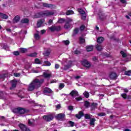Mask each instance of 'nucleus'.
<instances>
[{
	"mask_svg": "<svg viewBox=\"0 0 131 131\" xmlns=\"http://www.w3.org/2000/svg\"><path fill=\"white\" fill-rule=\"evenodd\" d=\"M44 81L45 80L43 79H41L40 80L38 79H34L29 85L28 91L29 92H32V91H34V90H37V89L40 88L41 84L43 83Z\"/></svg>",
	"mask_w": 131,
	"mask_h": 131,
	"instance_id": "f257e3e1",
	"label": "nucleus"
},
{
	"mask_svg": "<svg viewBox=\"0 0 131 131\" xmlns=\"http://www.w3.org/2000/svg\"><path fill=\"white\" fill-rule=\"evenodd\" d=\"M54 14V13L53 11L46 10L45 11H41L37 13L35 15V18H40L41 17H49L50 16H53Z\"/></svg>",
	"mask_w": 131,
	"mask_h": 131,
	"instance_id": "f03ea898",
	"label": "nucleus"
},
{
	"mask_svg": "<svg viewBox=\"0 0 131 131\" xmlns=\"http://www.w3.org/2000/svg\"><path fill=\"white\" fill-rule=\"evenodd\" d=\"M29 111L26 110L25 108H23L22 107H18L16 108H14L13 110V112L14 113H16V114L22 115L24 114L25 113H27Z\"/></svg>",
	"mask_w": 131,
	"mask_h": 131,
	"instance_id": "7ed1b4c3",
	"label": "nucleus"
},
{
	"mask_svg": "<svg viewBox=\"0 0 131 131\" xmlns=\"http://www.w3.org/2000/svg\"><path fill=\"white\" fill-rule=\"evenodd\" d=\"M72 22V19L71 18H67L66 21V24L64 25V28L66 29H69V28H71V23Z\"/></svg>",
	"mask_w": 131,
	"mask_h": 131,
	"instance_id": "20e7f679",
	"label": "nucleus"
},
{
	"mask_svg": "<svg viewBox=\"0 0 131 131\" xmlns=\"http://www.w3.org/2000/svg\"><path fill=\"white\" fill-rule=\"evenodd\" d=\"M43 118L45 121L49 122L51 121V120H53V119H54V115L52 114L45 115L43 116Z\"/></svg>",
	"mask_w": 131,
	"mask_h": 131,
	"instance_id": "39448f33",
	"label": "nucleus"
},
{
	"mask_svg": "<svg viewBox=\"0 0 131 131\" xmlns=\"http://www.w3.org/2000/svg\"><path fill=\"white\" fill-rule=\"evenodd\" d=\"M78 11L82 16L81 19H82V20H85L86 18V14H85V12L83 11V10H82L81 8H78Z\"/></svg>",
	"mask_w": 131,
	"mask_h": 131,
	"instance_id": "423d86ee",
	"label": "nucleus"
},
{
	"mask_svg": "<svg viewBox=\"0 0 131 131\" xmlns=\"http://www.w3.org/2000/svg\"><path fill=\"white\" fill-rule=\"evenodd\" d=\"M65 116H66L65 114L60 113L56 115V116H55V118H56V119H57L58 120L62 121V120H64Z\"/></svg>",
	"mask_w": 131,
	"mask_h": 131,
	"instance_id": "0eeeda50",
	"label": "nucleus"
},
{
	"mask_svg": "<svg viewBox=\"0 0 131 131\" xmlns=\"http://www.w3.org/2000/svg\"><path fill=\"white\" fill-rule=\"evenodd\" d=\"M50 30L52 31V32H54L55 31H60L61 30V26H52L51 27L49 28Z\"/></svg>",
	"mask_w": 131,
	"mask_h": 131,
	"instance_id": "6e6552de",
	"label": "nucleus"
},
{
	"mask_svg": "<svg viewBox=\"0 0 131 131\" xmlns=\"http://www.w3.org/2000/svg\"><path fill=\"white\" fill-rule=\"evenodd\" d=\"M82 65L86 68H90L91 67V63L85 59L82 61Z\"/></svg>",
	"mask_w": 131,
	"mask_h": 131,
	"instance_id": "1a4fd4ad",
	"label": "nucleus"
},
{
	"mask_svg": "<svg viewBox=\"0 0 131 131\" xmlns=\"http://www.w3.org/2000/svg\"><path fill=\"white\" fill-rule=\"evenodd\" d=\"M72 66V61L70 60L69 61L68 64L65 65L63 68V70H68V69L71 68V67Z\"/></svg>",
	"mask_w": 131,
	"mask_h": 131,
	"instance_id": "9d476101",
	"label": "nucleus"
},
{
	"mask_svg": "<svg viewBox=\"0 0 131 131\" xmlns=\"http://www.w3.org/2000/svg\"><path fill=\"white\" fill-rule=\"evenodd\" d=\"M35 122V120H34L33 119L28 120V123L30 126H34V125H35L34 124Z\"/></svg>",
	"mask_w": 131,
	"mask_h": 131,
	"instance_id": "9b49d317",
	"label": "nucleus"
},
{
	"mask_svg": "<svg viewBox=\"0 0 131 131\" xmlns=\"http://www.w3.org/2000/svg\"><path fill=\"white\" fill-rule=\"evenodd\" d=\"M70 96L73 98L74 97H77L78 96V92L76 91L73 90L70 93Z\"/></svg>",
	"mask_w": 131,
	"mask_h": 131,
	"instance_id": "f8f14e48",
	"label": "nucleus"
},
{
	"mask_svg": "<svg viewBox=\"0 0 131 131\" xmlns=\"http://www.w3.org/2000/svg\"><path fill=\"white\" fill-rule=\"evenodd\" d=\"M45 23V19H40L37 23V27L38 28L39 27H41V25Z\"/></svg>",
	"mask_w": 131,
	"mask_h": 131,
	"instance_id": "ddd939ff",
	"label": "nucleus"
},
{
	"mask_svg": "<svg viewBox=\"0 0 131 131\" xmlns=\"http://www.w3.org/2000/svg\"><path fill=\"white\" fill-rule=\"evenodd\" d=\"M98 106V103H92L90 105V107L91 108L92 111L95 110V109L97 108V107Z\"/></svg>",
	"mask_w": 131,
	"mask_h": 131,
	"instance_id": "4468645a",
	"label": "nucleus"
},
{
	"mask_svg": "<svg viewBox=\"0 0 131 131\" xmlns=\"http://www.w3.org/2000/svg\"><path fill=\"white\" fill-rule=\"evenodd\" d=\"M86 50L87 52H92L94 50V46L93 45H89L86 46Z\"/></svg>",
	"mask_w": 131,
	"mask_h": 131,
	"instance_id": "2eb2a0df",
	"label": "nucleus"
},
{
	"mask_svg": "<svg viewBox=\"0 0 131 131\" xmlns=\"http://www.w3.org/2000/svg\"><path fill=\"white\" fill-rule=\"evenodd\" d=\"M52 93H53V91L49 88H46L43 91L45 95H47V94H52Z\"/></svg>",
	"mask_w": 131,
	"mask_h": 131,
	"instance_id": "dca6fc26",
	"label": "nucleus"
},
{
	"mask_svg": "<svg viewBox=\"0 0 131 131\" xmlns=\"http://www.w3.org/2000/svg\"><path fill=\"white\" fill-rule=\"evenodd\" d=\"M76 118H78V119H80L82 116H83V112L80 111L79 112L78 114H76L75 115Z\"/></svg>",
	"mask_w": 131,
	"mask_h": 131,
	"instance_id": "f3484780",
	"label": "nucleus"
},
{
	"mask_svg": "<svg viewBox=\"0 0 131 131\" xmlns=\"http://www.w3.org/2000/svg\"><path fill=\"white\" fill-rule=\"evenodd\" d=\"M42 6L44 8H49L50 9L53 8V5L48 3H42Z\"/></svg>",
	"mask_w": 131,
	"mask_h": 131,
	"instance_id": "a211bd4d",
	"label": "nucleus"
},
{
	"mask_svg": "<svg viewBox=\"0 0 131 131\" xmlns=\"http://www.w3.org/2000/svg\"><path fill=\"white\" fill-rule=\"evenodd\" d=\"M43 76L45 78H50V77H52V73H43Z\"/></svg>",
	"mask_w": 131,
	"mask_h": 131,
	"instance_id": "6ab92c4d",
	"label": "nucleus"
},
{
	"mask_svg": "<svg viewBox=\"0 0 131 131\" xmlns=\"http://www.w3.org/2000/svg\"><path fill=\"white\" fill-rule=\"evenodd\" d=\"M110 77L112 79H115V78L117 77V74H116V73L114 72L111 73L110 75Z\"/></svg>",
	"mask_w": 131,
	"mask_h": 131,
	"instance_id": "aec40b11",
	"label": "nucleus"
},
{
	"mask_svg": "<svg viewBox=\"0 0 131 131\" xmlns=\"http://www.w3.org/2000/svg\"><path fill=\"white\" fill-rule=\"evenodd\" d=\"M84 42H85V39L82 37H79V43H80V45H83Z\"/></svg>",
	"mask_w": 131,
	"mask_h": 131,
	"instance_id": "412c9836",
	"label": "nucleus"
},
{
	"mask_svg": "<svg viewBox=\"0 0 131 131\" xmlns=\"http://www.w3.org/2000/svg\"><path fill=\"white\" fill-rule=\"evenodd\" d=\"M50 54H51V50L48 49L46 51L43 53V55L45 57H49L50 56Z\"/></svg>",
	"mask_w": 131,
	"mask_h": 131,
	"instance_id": "4be33fe9",
	"label": "nucleus"
},
{
	"mask_svg": "<svg viewBox=\"0 0 131 131\" xmlns=\"http://www.w3.org/2000/svg\"><path fill=\"white\" fill-rule=\"evenodd\" d=\"M96 49L97 50V51H99V52H101L102 50H103V47L100 45L97 44L95 46Z\"/></svg>",
	"mask_w": 131,
	"mask_h": 131,
	"instance_id": "5701e85b",
	"label": "nucleus"
},
{
	"mask_svg": "<svg viewBox=\"0 0 131 131\" xmlns=\"http://www.w3.org/2000/svg\"><path fill=\"white\" fill-rule=\"evenodd\" d=\"M13 20V23H18V22L20 21V16H19V15L16 16Z\"/></svg>",
	"mask_w": 131,
	"mask_h": 131,
	"instance_id": "b1692460",
	"label": "nucleus"
},
{
	"mask_svg": "<svg viewBox=\"0 0 131 131\" xmlns=\"http://www.w3.org/2000/svg\"><path fill=\"white\" fill-rule=\"evenodd\" d=\"M0 17L2 18V19H8L9 16L7 15L6 14L2 13L0 12Z\"/></svg>",
	"mask_w": 131,
	"mask_h": 131,
	"instance_id": "393cba45",
	"label": "nucleus"
},
{
	"mask_svg": "<svg viewBox=\"0 0 131 131\" xmlns=\"http://www.w3.org/2000/svg\"><path fill=\"white\" fill-rule=\"evenodd\" d=\"M104 41V38L103 37H100L97 39V42L98 43H102Z\"/></svg>",
	"mask_w": 131,
	"mask_h": 131,
	"instance_id": "a878e982",
	"label": "nucleus"
},
{
	"mask_svg": "<svg viewBox=\"0 0 131 131\" xmlns=\"http://www.w3.org/2000/svg\"><path fill=\"white\" fill-rule=\"evenodd\" d=\"M95 121H96V119L95 118L90 119V125H95Z\"/></svg>",
	"mask_w": 131,
	"mask_h": 131,
	"instance_id": "bb28decb",
	"label": "nucleus"
},
{
	"mask_svg": "<svg viewBox=\"0 0 131 131\" xmlns=\"http://www.w3.org/2000/svg\"><path fill=\"white\" fill-rule=\"evenodd\" d=\"M84 106H85V108H89L91 107V104L90 103V102L86 101L84 102Z\"/></svg>",
	"mask_w": 131,
	"mask_h": 131,
	"instance_id": "cd10ccee",
	"label": "nucleus"
},
{
	"mask_svg": "<svg viewBox=\"0 0 131 131\" xmlns=\"http://www.w3.org/2000/svg\"><path fill=\"white\" fill-rule=\"evenodd\" d=\"M28 22H29V20H28V19L27 18H24L21 20V23H22L23 24H27L28 23Z\"/></svg>",
	"mask_w": 131,
	"mask_h": 131,
	"instance_id": "c85d7f7f",
	"label": "nucleus"
},
{
	"mask_svg": "<svg viewBox=\"0 0 131 131\" xmlns=\"http://www.w3.org/2000/svg\"><path fill=\"white\" fill-rule=\"evenodd\" d=\"M73 14H74V12H73L72 10H69L66 12V15H67L68 16L69 15H72Z\"/></svg>",
	"mask_w": 131,
	"mask_h": 131,
	"instance_id": "c756f323",
	"label": "nucleus"
},
{
	"mask_svg": "<svg viewBox=\"0 0 131 131\" xmlns=\"http://www.w3.org/2000/svg\"><path fill=\"white\" fill-rule=\"evenodd\" d=\"M37 55V53H36V52H34L33 53H31L28 55L29 57H36Z\"/></svg>",
	"mask_w": 131,
	"mask_h": 131,
	"instance_id": "7c9ffc66",
	"label": "nucleus"
},
{
	"mask_svg": "<svg viewBox=\"0 0 131 131\" xmlns=\"http://www.w3.org/2000/svg\"><path fill=\"white\" fill-rule=\"evenodd\" d=\"M64 22H66V20L64 18H60L58 21V23H60V24H62Z\"/></svg>",
	"mask_w": 131,
	"mask_h": 131,
	"instance_id": "2f4dec72",
	"label": "nucleus"
},
{
	"mask_svg": "<svg viewBox=\"0 0 131 131\" xmlns=\"http://www.w3.org/2000/svg\"><path fill=\"white\" fill-rule=\"evenodd\" d=\"M83 95L85 98H89L90 97V93H89V92H88L87 91H85L83 93Z\"/></svg>",
	"mask_w": 131,
	"mask_h": 131,
	"instance_id": "473e14b6",
	"label": "nucleus"
},
{
	"mask_svg": "<svg viewBox=\"0 0 131 131\" xmlns=\"http://www.w3.org/2000/svg\"><path fill=\"white\" fill-rule=\"evenodd\" d=\"M78 33V29L75 28L74 30V33L72 35H73V36H75V35L77 34Z\"/></svg>",
	"mask_w": 131,
	"mask_h": 131,
	"instance_id": "72a5a7b5",
	"label": "nucleus"
},
{
	"mask_svg": "<svg viewBox=\"0 0 131 131\" xmlns=\"http://www.w3.org/2000/svg\"><path fill=\"white\" fill-rule=\"evenodd\" d=\"M6 78L5 74L0 75V81H3Z\"/></svg>",
	"mask_w": 131,
	"mask_h": 131,
	"instance_id": "f704fd0d",
	"label": "nucleus"
},
{
	"mask_svg": "<svg viewBox=\"0 0 131 131\" xmlns=\"http://www.w3.org/2000/svg\"><path fill=\"white\" fill-rule=\"evenodd\" d=\"M125 75H128V76H130L131 75V71H125Z\"/></svg>",
	"mask_w": 131,
	"mask_h": 131,
	"instance_id": "c9c22d12",
	"label": "nucleus"
},
{
	"mask_svg": "<svg viewBox=\"0 0 131 131\" xmlns=\"http://www.w3.org/2000/svg\"><path fill=\"white\" fill-rule=\"evenodd\" d=\"M64 86H65V84H64V83H60L59 85V90H62V89H63V88H64Z\"/></svg>",
	"mask_w": 131,
	"mask_h": 131,
	"instance_id": "e433bc0d",
	"label": "nucleus"
},
{
	"mask_svg": "<svg viewBox=\"0 0 131 131\" xmlns=\"http://www.w3.org/2000/svg\"><path fill=\"white\" fill-rule=\"evenodd\" d=\"M20 51L21 53H26V52H27V49L25 48H20Z\"/></svg>",
	"mask_w": 131,
	"mask_h": 131,
	"instance_id": "4c0bfd02",
	"label": "nucleus"
},
{
	"mask_svg": "<svg viewBox=\"0 0 131 131\" xmlns=\"http://www.w3.org/2000/svg\"><path fill=\"white\" fill-rule=\"evenodd\" d=\"M35 63L36 64H41V62H40V60L38 58H36L35 59Z\"/></svg>",
	"mask_w": 131,
	"mask_h": 131,
	"instance_id": "58836bf2",
	"label": "nucleus"
},
{
	"mask_svg": "<svg viewBox=\"0 0 131 131\" xmlns=\"http://www.w3.org/2000/svg\"><path fill=\"white\" fill-rule=\"evenodd\" d=\"M91 115H89V114H85L84 115V117L85 118V119H91Z\"/></svg>",
	"mask_w": 131,
	"mask_h": 131,
	"instance_id": "ea45409f",
	"label": "nucleus"
},
{
	"mask_svg": "<svg viewBox=\"0 0 131 131\" xmlns=\"http://www.w3.org/2000/svg\"><path fill=\"white\" fill-rule=\"evenodd\" d=\"M121 97H122L124 99H127V95H126V94L124 93V94H122L121 95Z\"/></svg>",
	"mask_w": 131,
	"mask_h": 131,
	"instance_id": "a19ab883",
	"label": "nucleus"
},
{
	"mask_svg": "<svg viewBox=\"0 0 131 131\" xmlns=\"http://www.w3.org/2000/svg\"><path fill=\"white\" fill-rule=\"evenodd\" d=\"M62 42H63L64 45H66V46H68V45H69V43H70V42L69 41V40H64V41H63Z\"/></svg>",
	"mask_w": 131,
	"mask_h": 131,
	"instance_id": "79ce46f5",
	"label": "nucleus"
},
{
	"mask_svg": "<svg viewBox=\"0 0 131 131\" xmlns=\"http://www.w3.org/2000/svg\"><path fill=\"white\" fill-rule=\"evenodd\" d=\"M120 54L122 55L123 58H125L126 57V54L124 53L123 51H121Z\"/></svg>",
	"mask_w": 131,
	"mask_h": 131,
	"instance_id": "37998d69",
	"label": "nucleus"
},
{
	"mask_svg": "<svg viewBox=\"0 0 131 131\" xmlns=\"http://www.w3.org/2000/svg\"><path fill=\"white\" fill-rule=\"evenodd\" d=\"M97 115L98 116H105L106 115V113H100L97 114Z\"/></svg>",
	"mask_w": 131,
	"mask_h": 131,
	"instance_id": "c03bdc74",
	"label": "nucleus"
},
{
	"mask_svg": "<svg viewBox=\"0 0 131 131\" xmlns=\"http://www.w3.org/2000/svg\"><path fill=\"white\" fill-rule=\"evenodd\" d=\"M13 55L14 56H19L20 55V53L18 52V51H14L13 52Z\"/></svg>",
	"mask_w": 131,
	"mask_h": 131,
	"instance_id": "a18cd8bd",
	"label": "nucleus"
},
{
	"mask_svg": "<svg viewBox=\"0 0 131 131\" xmlns=\"http://www.w3.org/2000/svg\"><path fill=\"white\" fill-rule=\"evenodd\" d=\"M34 38L35 39H39V35L38 34H34Z\"/></svg>",
	"mask_w": 131,
	"mask_h": 131,
	"instance_id": "49530a36",
	"label": "nucleus"
},
{
	"mask_svg": "<svg viewBox=\"0 0 131 131\" xmlns=\"http://www.w3.org/2000/svg\"><path fill=\"white\" fill-rule=\"evenodd\" d=\"M69 124L70 125V126H72V127L74 126V122L71 121H69Z\"/></svg>",
	"mask_w": 131,
	"mask_h": 131,
	"instance_id": "de8ad7c7",
	"label": "nucleus"
},
{
	"mask_svg": "<svg viewBox=\"0 0 131 131\" xmlns=\"http://www.w3.org/2000/svg\"><path fill=\"white\" fill-rule=\"evenodd\" d=\"M84 28H85V26L84 25H82L80 27V30L81 31H83V30H84Z\"/></svg>",
	"mask_w": 131,
	"mask_h": 131,
	"instance_id": "09e8293b",
	"label": "nucleus"
},
{
	"mask_svg": "<svg viewBox=\"0 0 131 131\" xmlns=\"http://www.w3.org/2000/svg\"><path fill=\"white\" fill-rule=\"evenodd\" d=\"M16 85H17V81L13 82L12 84V88H16Z\"/></svg>",
	"mask_w": 131,
	"mask_h": 131,
	"instance_id": "8fccbe9b",
	"label": "nucleus"
},
{
	"mask_svg": "<svg viewBox=\"0 0 131 131\" xmlns=\"http://www.w3.org/2000/svg\"><path fill=\"white\" fill-rule=\"evenodd\" d=\"M44 63L46 66H51V62L49 61H45Z\"/></svg>",
	"mask_w": 131,
	"mask_h": 131,
	"instance_id": "3c124183",
	"label": "nucleus"
},
{
	"mask_svg": "<svg viewBox=\"0 0 131 131\" xmlns=\"http://www.w3.org/2000/svg\"><path fill=\"white\" fill-rule=\"evenodd\" d=\"M68 110H70V111H72V110H73V106L69 105L68 106Z\"/></svg>",
	"mask_w": 131,
	"mask_h": 131,
	"instance_id": "603ef678",
	"label": "nucleus"
},
{
	"mask_svg": "<svg viewBox=\"0 0 131 131\" xmlns=\"http://www.w3.org/2000/svg\"><path fill=\"white\" fill-rule=\"evenodd\" d=\"M92 60L93 61L96 62V61H98V57H97L96 56H94L92 58Z\"/></svg>",
	"mask_w": 131,
	"mask_h": 131,
	"instance_id": "864d4df0",
	"label": "nucleus"
},
{
	"mask_svg": "<svg viewBox=\"0 0 131 131\" xmlns=\"http://www.w3.org/2000/svg\"><path fill=\"white\" fill-rule=\"evenodd\" d=\"M14 76H15V77H19L20 76V73H14Z\"/></svg>",
	"mask_w": 131,
	"mask_h": 131,
	"instance_id": "5fc2aeb1",
	"label": "nucleus"
},
{
	"mask_svg": "<svg viewBox=\"0 0 131 131\" xmlns=\"http://www.w3.org/2000/svg\"><path fill=\"white\" fill-rule=\"evenodd\" d=\"M74 54H75V55H79L80 54V52L79 51L76 50L74 51Z\"/></svg>",
	"mask_w": 131,
	"mask_h": 131,
	"instance_id": "6e6d98bb",
	"label": "nucleus"
},
{
	"mask_svg": "<svg viewBox=\"0 0 131 131\" xmlns=\"http://www.w3.org/2000/svg\"><path fill=\"white\" fill-rule=\"evenodd\" d=\"M60 68V65H59L58 64H55V69H58V68Z\"/></svg>",
	"mask_w": 131,
	"mask_h": 131,
	"instance_id": "4d7b16f0",
	"label": "nucleus"
},
{
	"mask_svg": "<svg viewBox=\"0 0 131 131\" xmlns=\"http://www.w3.org/2000/svg\"><path fill=\"white\" fill-rule=\"evenodd\" d=\"M76 101H81L82 100V98L81 97H79L78 98H76Z\"/></svg>",
	"mask_w": 131,
	"mask_h": 131,
	"instance_id": "13d9d810",
	"label": "nucleus"
},
{
	"mask_svg": "<svg viewBox=\"0 0 131 131\" xmlns=\"http://www.w3.org/2000/svg\"><path fill=\"white\" fill-rule=\"evenodd\" d=\"M120 2L122 3V4H126V0H120Z\"/></svg>",
	"mask_w": 131,
	"mask_h": 131,
	"instance_id": "bf43d9fd",
	"label": "nucleus"
},
{
	"mask_svg": "<svg viewBox=\"0 0 131 131\" xmlns=\"http://www.w3.org/2000/svg\"><path fill=\"white\" fill-rule=\"evenodd\" d=\"M56 109H60V108H61V104H57L56 106Z\"/></svg>",
	"mask_w": 131,
	"mask_h": 131,
	"instance_id": "052dcab7",
	"label": "nucleus"
},
{
	"mask_svg": "<svg viewBox=\"0 0 131 131\" xmlns=\"http://www.w3.org/2000/svg\"><path fill=\"white\" fill-rule=\"evenodd\" d=\"M41 34H43L46 33V30H41Z\"/></svg>",
	"mask_w": 131,
	"mask_h": 131,
	"instance_id": "680f3d73",
	"label": "nucleus"
},
{
	"mask_svg": "<svg viewBox=\"0 0 131 131\" xmlns=\"http://www.w3.org/2000/svg\"><path fill=\"white\" fill-rule=\"evenodd\" d=\"M49 24H52L53 23V20L50 19L48 22Z\"/></svg>",
	"mask_w": 131,
	"mask_h": 131,
	"instance_id": "e2e57ef3",
	"label": "nucleus"
},
{
	"mask_svg": "<svg viewBox=\"0 0 131 131\" xmlns=\"http://www.w3.org/2000/svg\"><path fill=\"white\" fill-rule=\"evenodd\" d=\"M124 93H128V90L127 89H124Z\"/></svg>",
	"mask_w": 131,
	"mask_h": 131,
	"instance_id": "0e129e2a",
	"label": "nucleus"
},
{
	"mask_svg": "<svg viewBox=\"0 0 131 131\" xmlns=\"http://www.w3.org/2000/svg\"><path fill=\"white\" fill-rule=\"evenodd\" d=\"M75 78L76 79H79V78H80V76H77L75 77Z\"/></svg>",
	"mask_w": 131,
	"mask_h": 131,
	"instance_id": "69168bd1",
	"label": "nucleus"
},
{
	"mask_svg": "<svg viewBox=\"0 0 131 131\" xmlns=\"http://www.w3.org/2000/svg\"><path fill=\"white\" fill-rule=\"evenodd\" d=\"M7 31H8V32H11V29H7Z\"/></svg>",
	"mask_w": 131,
	"mask_h": 131,
	"instance_id": "338daca9",
	"label": "nucleus"
},
{
	"mask_svg": "<svg viewBox=\"0 0 131 131\" xmlns=\"http://www.w3.org/2000/svg\"><path fill=\"white\" fill-rule=\"evenodd\" d=\"M124 131H130L129 129H125Z\"/></svg>",
	"mask_w": 131,
	"mask_h": 131,
	"instance_id": "774afa93",
	"label": "nucleus"
}]
</instances>
